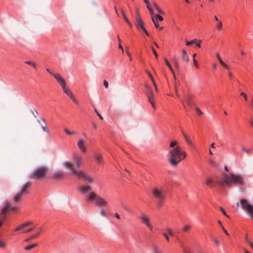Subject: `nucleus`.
<instances>
[{"label":"nucleus","mask_w":253,"mask_h":253,"mask_svg":"<svg viewBox=\"0 0 253 253\" xmlns=\"http://www.w3.org/2000/svg\"><path fill=\"white\" fill-rule=\"evenodd\" d=\"M214 241L216 245H218L219 244V241L217 239H214Z\"/></svg>","instance_id":"nucleus-62"},{"label":"nucleus","mask_w":253,"mask_h":253,"mask_svg":"<svg viewBox=\"0 0 253 253\" xmlns=\"http://www.w3.org/2000/svg\"><path fill=\"white\" fill-rule=\"evenodd\" d=\"M63 166L64 167L69 170H70L72 173L73 174V171H77V170L75 169H74V165L73 164L69 161H65L63 162Z\"/></svg>","instance_id":"nucleus-13"},{"label":"nucleus","mask_w":253,"mask_h":253,"mask_svg":"<svg viewBox=\"0 0 253 253\" xmlns=\"http://www.w3.org/2000/svg\"><path fill=\"white\" fill-rule=\"evenodd\" d=\"M31 66H32L34 69H37V64L33 62Z\"/></svg>","instance_id":"nucleus-64"},{"label":"nucleus","mask_w":253,"mask_h":253,"mask_svg":"<svg viewBox=\"0 0 253 253\" xmlns=\"http://www.w3.org/2000/svg\"><path fill=\"white\" fill-rule=\"evenodd\" d=\"M152 193L154 198L157 200V208L160 209L162 206L164 200L165 199V195L160 189L157 188H153L152 190Z\"/></svg>","instance_id":"nucleus-3"},{"label":"nucleus","mask_w":253,"mask_h":253,"mask_svg":"<svg viewBox=\"0 0 253 253\" xmlns=\"http://www.w3.org/2000/svg\"><path fill=\"white\" fill-rule=\"evenodd\" d=\"M196 42H197V40L196 39H194V40H193L191 41H186V44L187 45H191V44H193L194 43H196Z\"/></svg>","instance_id":"nucleus-40"},{"label":"nucleus","mask_w":253,"mask_h":253,"mask_svg":"<svg viewBox=\"0 0 253 253\" xmlns=\"http://www.w3.org/2000/svg\"><path fill=\"white\" fill-rule=\"evenodd\" d=\"M223 176L224 178L217 182V183L221 186H229L230 184L241 186L245 184L243 177L240 175L223 173Z\"/></svg>","instance_id":"nucleus-1"},{"label":"nucleus","mask_w":253,"mask_h":253,"mask_svg":"<svg viewBox=\"0 0 253 253\" xmlns=\"http://www.w3.org/2000/svg\"><path fill=\"white\" fill-rule=\"evenodd\" d=\"M153 250L154 253H162L161 251L158 249L157 246L153 245Z\"/></svg>","instance_id":"nucleus-36"},{"label":"nucleus","mask_w":253,"mask_h":253,"mask_svg":"<svg viewBox=\"0 0 253 253\" xmlns=\"http://www.w3.org/2000/svg\"><path fill=\"white\" fill-rule=\"evenodd\" d=\"M37 246H38L37 243L33 244H32L31 245H29V246H26V247H25V250H30L32 249V248H34L37 247Z\"/></svg>","instance_id":"nucleus-34"},{"label":"nucleus","mask_w":253,"mask_h":253,"mask_svg":"<svg viewBox=\"0 0 253 253\" xmlns=\"http://www.w3.org/2000/svg\"><path fill=\"white\" fill-rule=\"evenodd\" d=\"M17 207L16 206H12L10 203H7L6 205L2 208L1 212L0 213V228L2 225L7 210L15 211Z\"/></svg>","instance_id":"nucleus-6"},{"label":"nucleus","mask_w":253,"mask_h":253,"mask_svg":"<svg viewBox=\"0 0 253 253\" xmlns=\"http://www.w3.org/2000/svg\"><path fill=\"white\" fill-rule=\"evenodd\" d=\"M220 210L221 211V212L223 213V214L225 215L227 217L229 218V217L227 215L225 210L222 208H219Z\"/></svg>","instance_id":"nucleus-45"},{"label":"nucleus","mask_w":253,"mask_h":253,"mask_svg":"<svg viewBox=\"0 0 253 253\" xmlns=\"http://www.w3.org/2000/svg\"><path fill=\"white\" fill-rule=\"evenodd\" d=\"M66 81H65L64 82H63L62 83L60 84V85H61V87H62V88L63 89H65L66 87Z\"/></svg>","instance_id":"nucleus-47"},{"label":"nucleus","mask_w":253,"mask_h":253,"mask_svg":"<svg viewBox=\"0 0 253 253\" xmlns=\"http://www.w3.org/2000/svg\"><path fill=\"white\" fill-rule=\"evenodd\" d=\"M205 182L207 185L211 186L213 183V180L211 178H207Z\"/></svg>","instance_id":"nucleus-32"},{"label":"nucleus","mask_w":253,"mask_h":253,"mask_svg":"<svg viewBox=\"0 0 253 253\" xmlns=\"http://www.w3.org/2000/svg\"><path fill=\"white\" fill-rule=\"evenodd\" d=\"M64 131L68 135H74L76 134L75 131H71L66 128H64Z\"/></svg>","instance_id":"nucleus-35"},{"label":"nucleus","mask_w":253,"mask_h":253,"mask_svg":"<svg viewBox=\"0 0 253 253\" xmlns=\"http://www.w3.org/2000/svg\"><path fill=\"white\" fill-rule=\"evenodd\" d=\"M197 54L196 53L193 54V63L196 68H199V64L198 63V61L195 59V57L196 56Z\"/></svg>","instance_id":"nucleus-33"},{"label":"nucleus","mask_w":253,"mask_h":253,"mask_svg":"<svg viewBox=\"0 0 253 253\" xmlns=\"http://www.w3.org/2000/svg\"><path fill=\"white\" fill-rule=\"evenodd\" d=\"M153 5L159 13L162 14H164V11L159 7V6L158 5L156 2H153Z\"/></svg>","instance_id":"nucleus-27"},{"label":"nucleus","mask_w":253,"mask_h":253,"mask_svg":"<svg viewBox=\"0 0 253 253\" xmlns=\"http://www.w3.org/2000/svg\"><path fill=\"white\" fill-rule=\"evenodd\" d=\"M246 240H247V242H248V243H249V245H250V246H251V247L253 248V244L252 242H250L249 241H248L247 239H246Z\"/></svg>","instance_id":"nucleus-63"},{"label":"nucleus","mask_w":253,"mask_h":253,"mask_svg":"<svg viewBox=\"0 0 253 253\" xmlns=\"http://www.w3.org/2000/svg\"><path fill=\"white\" fill-rule=\"evenodd\" d=\"M94 158L98 163V164H101L103 163V158L101 155L96 154L94 156Z\"/></svg>","instance_id":"nucleus-22"},{"label":"nucleus","mask_w":253,"mask_h":253,"mask_svg":"<svg viewBox=\"0 0 253 253\" xmlns=\"http://www.w3.org/2000/svg\"><path fill=\"white\" fill-rule=\"evenodd\" d=\"M163 235L165 236V237L166 238V240L168 241H169V236L165 233H163Z\"/></svg>","instance_id":"nucleus-61"},{"label":"nucleus","mask_w":253,"mask_h":253,"mask_svg":"<svg viewBox=\"0 0 253 253\" xmlns=\"http://www.w3.org/2000/svg\"><path fill=\"white\" fill-rule=\"evenodd\" d=\"M221 228H222V230H223V232H224V233H225L227 235H228H228H229L228 233V232H227V231L225 229V228H224V227H223L222 225H221Z\"/></svg>","instance_id":"nucleus-59"},{"label":"nucleus","mask_w":253,"mask_h":253,"mask_svg":"<svg viewBox=\"0 0 253 253\" xmlns=\"http://www.w3.org/2000/svg\"><path fill=\"white\" fill-rule=\"evenodd\" d=\"M91 187L89 185H83L79 187V191L82 194H85L91 190Z\"/></svg>","instance_id":"nucleus-14"},{"label":"nucleus","mask_w":253,"mask_h":253,"mask_svg":"<svg viewBox=\"0 0 253 253\" xmlns=\"http://www.w3.org/2000/svg\"><path fill=\"white\" fill-rule=\"evenodd\" d=\"M22 229V226H21V225H20V226H19L18 227H17L15 229V231H18L20 230H21V229Z\"/></svg>","instance_id":"nucleus-60"},{"label":"nucleus","mask_w":253,"mask_h":253,"mask_svg":"<svg viewBox=\"0 0 253 253\" xmlns=\"http://www.w3.org/2000/svg\"><path fill=\"white\" fill-rule=\"evenodd\" d=\"M70 98L71 99H72V100L77 104H78L79 103L78 100L76 99V98L75 97L73 93L72 92H71V93L68 95Z\"/></svg>","instance_id":"nucleus-30"},{"label":"nucleus","mask_w":253,"mask_h":253,"mask_svg":"<svg viewBox=\"0 0 253 253\" xmlns=\"http://www.w3.org/2000/svg\"><path fill=\"white\" fill-rule=\"evenodd\" d=\"M95 112L96 113V114L98 115V116L99 117V119L101 120H103V118L102 117V116L98 113V112L97 111V110L96 109H95L94 110Z\"/></svg>","instance_id":"nucleus-46"},{"label":"nucleus","mask_w":253,"mask_h":253,"mask_svg":"<svg viewBox=\"0 0 253 253\" xmlns=\"http://www.w3.org/2000/svg\"><path fill=\"white\" fill-rule=\"evenodd\" d=\"M33 62L32 61H25V63L27 64V65H32V64H33Z\"/></svg>","instance_id":"nucleus-58"},{"label":"nucleus","mask_w":253,"mask_h":253,"mask_svg":"<svg viewBox=\"0 0 253 253\" xmlns=\"http://www.w3.org/2000/svg\"><path fill=\"white\" fill-rule=\"evenodd\" d=\"M146 95L148 97V101H151V100L154 99V94L152 89H149L146 92Z\"/></svg>","instance_id":"nucleus-18"},{"label":"nucleus","mask_w":253,"mask_h":253,"mask_svg":"<svg viewBox=\"0 0 253 253\" xmlns=\"http://www.w3.org/2000/svg\"><path fill=\"white\" fill-rule=\"evenodd\" d=\"M73 160L76 168H79L81 167L83 160L80 155L76 153H74L73 154Z\"/></svg>","instance_id":"nucleus-10"},{"label":"nucleus","mask_w":253,"mask_h":253,"mask_svg":"<svg viewBox=\"0 0 253 253\" xmlns=\"http://www.w3.org/2000/svg\"><path fill=\"white\" fill-rule=\"evenodd\" d=\"M140 219L141 222L144 224L151 230L153 229L152 225L150 224V218L149 216L145 213L143 212L141 214Z\"/></svg>","instance_id":"nucleus-9"},{"label":"nucleus","mask_w":253,"mask_h":253,"mask_svg":"<svg viewBox=\"0 0 253 253\" xmlns=\"http://www.w3.org/2000/svg\"><path fill=\"white\" fill-rule=\"evenodd\" d=\"M5 246V244L4 242H0V247L3 248Z\"/></svg>","instance_id":"nucleus-55"},{"label":"nucleus","mask_w":253,"mask_h":253,"mask_svg":"<svg viewBox=\"0 0 253 253\" xmlns=\"http://www.w3.org/2000/svg\"><path fill=\"white\" fill-rule=\"evenodd\" d=\"M240 95L241 96H243V97L244 98L245 100H247V96L246 93H245L244 92H241Z\"/></svg>","instance_id":"nucleus-50"},{"label":"nucleus","mask_w":253,"mask_h":253,"mask_svg":"<svg viewBox=\"0 0 253 253\" xmlns=\"http://www.w3.org/2000/svg\"><path fill=\"white\" fill-rule=\"evenodd\" d=\"M165 61L166 64H167V65L168 66V67L169 68L170 70L172 73L174 77L175 78V74H174V71L173 70V69L172 68V67L170 65V64H169V62L168 61V60L167 59H165Z\"/></svg>","instance_id":"nucleus-29"},{"label":"nucleus","mask_w":253,"mask_h":253,"mask_svg":"<svg viewBox=\"0 0 253 253\" xmlns=\"http://www.w3.org/2000/svg\"><path fill=\"white\" fill-rule=\"evenodd\" d=\"M42 129H43V130L45 132H47L48 133H49V130L47 129V127H46V125L45 126H42Z\"/></svg>","instance_id":"nucleus-43"},{"label":"nucleus","mask_w":253,"mask_h":253,"mask_svg":"<svg viewBox=\"0 0 253 253\" xmlns=\"http://www.w3.org/2000/svg\"><path fill=\"white\" fill-rule=\"evenodd\" d=\"M78 146L79 148L83 152L85 153L86 152V149L84 146V142L82 139H79V140L78 142Z\"/></svg>","instance_id":"nucleus-16"},{"label":"nucleus","mask_w":253,"mask_h":253,"mask_svg":"<svg viewBox=\"0 0 253 253\" xmlns=\"http://www.w3.org/2000/svg\"><path fill=\"white\" fill-rule=\"evenodd\" d=\"M182 59L185 62H188L189 61L188 56L185 49L182 50Z\"/></svg>","instance_id":"nucleus-24"},{"label":"nucleus","mask_w":253,"mask_h":253,"mask_svg":"<svg viewBox=\"0 0 253 253\" xmlns=\"http://www.w3.org/2000/svg\"><path fill=\"white\" fill-rule=\"evenodd\" d=\"M149 102L151 104L152 107L154 109H156V105L154 103V100H151V101H149Z\"/></svg>","instance_id":"nucleus-52"},{"label":"nucleus","mask_w":253,"mask_h":253,"mask_svg":"<svg viewBox=\"0 0 253 253\" xmlns=\"http://www.w3.org/2000/svg\"><path fill=\"white\" fill-rule=\"evenodd\" d=\"M30 185L31 183L27 182L23 185L21 190L17 192L13 197V201L14 203H16L19 202L23 195L29 192L28 187Z\"/></svg>","instance_id":"nucleus-5"},{"label":"nucleus","mask_w":253,"mask_h":253,"mask_svg":"<svg viewBox=\"0 0 253 253\" xmlns=\"http://www.w3.org/2000/svg\"><path fill=\"white\" fill-rule=\"evenodd\" d=\"M99 196H98L95 192H92L89 193L87 196L86 200L88 202H92L94 200H96V201L97 198L99 197Z\"/></svg>","instance_id":"nucleus-15"},{"label":"nucleus","mask_w":253,"mask_h":253,"mask_svg":"<svg viewBox=\"0 0 253 253\" xmlns=\"http://www.w3.org/2000/svg\"><path fill=\"white\" fill-rule=\"evenodd\" d=\"M182 133H183V135L185 138V139H186V141L187 142V143L192 145V142L191 141V140L190 139V138L188 137V136H187V135L186 134H185L184 132H182Z\"/></svg>","instance_id":"nucleus-31"},{"label":"nucleus","mask_w":253,"mask_h":253,"mask_svg":"<svg viewBox=\"0 0 253 253\" xmlns=\"http://www.w3.org/2000/svg\"><path fill=\"white\" fill-rule=\"evenodd\" d=\"M154 19H157V21L159 20L160 21H162L164 20L163 17L158 14L155 15Z\"/></svg>","instance_id":"nucleus-39"},{"label":"nucleus","mask_w":253,"mask_h":253,"mask_svg":"<svg viewBox=\"0 0 253 253\" xmlns=\"http://www.w3.org/2000/svg\"><path fill=\"white\" fill-rule=\"evenodd\" d=\"M177 142L176 141H172L169 144V146L170 148H175L177 145Z\"/></svg>","instance_id":"nucleus-37"},{"label":"nucleus","mask_w":253,"mask_h":253,"mask_svg":"<svg viewBox=\"0 0 253 253\" xmlns=\"http://www.w3.org/2000/svg\"><path fill=\"white\" fill-rule=\"evenodd\" d=\"M241 150H242V151L243 152H244V153H246L247 154H248V155L250 154L252 152V151L253 150V148H251L250 149H248L245 146H244V145H241Z\"/></svg>","instance_id":"nucleus-20"},{"label":"nucleus","mask_w":253,"mask_h":253,"mask_svg":"<svg viewBox=\"0 0 253 253\" xmlns=\"http://www.w3.org/2000/svg\"><path fill=\"white\" fill-rule=\"evenodd\" d=\"M96 205L99 207H106L108 204L107 201L103 199L100 196L97 198L95 201Z\"/></svg>","instance_id":"nucleus-11"},{"label":"nucleus","mask_w":253,"mask_h":253,"mask_svg":"<svg viewBox=\"0 0 253 253\" xmlns=\"http://www.w3.org/2000/svg\"><path fill=\"white\" fill-rule=\"evenodd\" d=\"M151 20H152L153 23L154 24L156 28H157L160 30H161L163 29V27L160 26V25L157 21V19H154V17L153 16H152Z\"/></svg>","instance_id":"nucleus-21"},{"label":"nucleus","mask_w":253,"mask_h":253,"mask_svg":"<svg viewBox=\"0 0 253 253\" xmlns=\"http://www.w3.org/2000/svg\"><path fill=\"white\" fill-rule=\"evenodd\" d=\"M186 156V153L182 151L180 146H176L170 150L168 154L169 162L172 166H176Z\"/></svg>","instance_id":"nucleus-2"},{"label":"nucleus","mask_w":253,"mask_h":253,"mask_svg":"<svg viewBox=\"0 0 253 253\" xmlns=\"http://www.w3.org/2000/svg\"><path fill=\"white\" fill-rule=\"evenodd\" d=\"M48 171V169L46 167H42L38 168L32 173L31 178L36 180L43 179L45 177Z\"/></svg>","instance_id":"nucleus-4"},{"label":"nucleus","mask_w":253,"mask_h":253,"mask_svg":"<svg viewBox=\"0 0 253 253\" xmlns=\"http://www.w3.org/2000/svg\"><path fill=\"white\" fill-rule=\"evenodd\" d=\"M216 28L219 30H221L222 28V23L221 21H219L218 22L216 26Z\"/></svg>","instance_id":"nucleus-38"},{"label":"nucleus","mask_w":253,"mask_h":253,"mask_svg":"<svg viewBox=\"0 0 253 253\" xmlns=\"http://www.w3.org/2000/svg\"><path fill=\"white\" fill-rule=\"evenodd\" d=\"M167 230L169 235H170L171 236H173L174 235L173 233L172 232L170 228H169V227H167Z\"/></svg>","instance_id":"nucleus-41"},{"label":"nucleus","mask_w":253,"mask_h":253,"mask_svg":"<svg viewBox=\"0 0 253 253\" xmlns=\"http://www.w3.org/2000/svg\"><path fill=\"white\" fill-rule=\"evenodd\" d=\"M121 12L122 13V15H123V16L125 21L127 23V24L129 25V26L130 27H132V25L131 23V22L128 20L127 18L126 17V14L125 13V12H124L123 9H121Z\"/></svg>","instance_id":"nucleus-23"},{"label":"nucleus","mask_w":253,"mask_h":253,"mask_svg":"<svg viewBox=\"0 0 253 253\" xmlns=\"http://www.w3.org/2000/svg\"><path fill=\"white\" fill-rule=\"evenodd\" d=\"M148 10L149 11L151 15H154V12L153 9L152 7L148 9Z\"/></svg>","instance_id":"nucleus-53"},{"label":"nucleus","mask_w":253,"mask_h":253,"mask_svg":"<svg viewBox=\"0 0 253 253\" xmlns=\"http://www.w3.org/2000/svg\"><path fill=\"white\" fill-rule=\"evenodd\" d=\"M41 231H42V229H40V231L38 233H37V234H34L33 235L30 237L29 238L27 239L26 240V241L28 242L31 240L36 238L40 234Z\"/></svg>","instance_id":"nucleus-26"},{"label":"nucleus","mask_w":253,"mask_h":253,"mask_svg":"<svg viewBox=\"0 0 253 253\" xmlns=\"http://www.w3.org/2000/svg\"><path fill=\"white\" fill-rule=\"evenodd\" d=\"M146 4V7L148 9L151 8V6L150 5V3L149 1H146V2L145 3Z\"/></svg>","instance_id":"nucleus-51"},{"label":"nucleus","mask_w":253,"mask_h":253,"mask_svg":"<svg viewBox=\"0 0 253 253\" xmlns=\"http://www.w3.org/2000/svg\"><path fill=\"white\" fill-rule=\"evenodd\" d=\"M103 84L106 88H107L108 87V83L106 80H104Z\"/></svg>","instance_id":"nucleus-49"},{"label":"nucleus","mask_w":253,"mask_h":253,"mask_svg":"<svg viewBox=\"0 0 253 253\" xmlns=\"http://www.w3.org/2000/svg\"><path fill=\"white\" fill-rule=\"evenodd\" d=\"M65 175V173L63 171H57L55 172L53 174V177L55 179H59L62 178Z\"/></svg>","instance_id":"nucleus-17"},{"label":"nucleus","mask_w":253,"mask_h":253,"mask_svg":"<svg viewBox=\"0 0 253 253\" xmlns=\"http://www.w3.org/2000/svg\"><path fill=\"white\" fill-rule=\"evenodd\" d=\"M191 229V226L188 224L185 225L182 228V230L184 232H188Z\"/></svg>","instance_id":"nucleus-28"},{"label":"nucleus","mask_w":253,"mask_h":253,"mask_svg":"<svg viewBox=\"0 0 253 253\" xmlns=\"http://www.w3.org/2000/svg\"><path fill=\"white\" fill-rule=\"evenodd\" d=\"M182 103L184 106V103H186L188 106H191L192 104V96L189 94H184V99H181Z\"/></svg>","instance_id":"nucleus-12"},{"label":"nucleus","mask_w":253,"mask_h":253,"mask_svg":"<svg viewBox=\"0 0 253 253\" xmlns=\"http://www.w3.org/2000/svg\"><path fill=\"white\" fill-rule=\"evenodd\" d=\"M100 213L102 215H103L104 216H105L106 215V211L103 210H102L101 211Z\"/></svg>","instance_id":"nucleus-54"},{"label":"nucleus","mask_w":253,"mask_h":253,"mask_svg":"<svg viewBox=\"0 0 253 253\" xmlns=\"http://www.w3.org/2000/svg\"><path fill=\"white\" fill-rule=\"evenodd\" d=\"M196 112L199 115H202L203 113L201 110L199 108H196Z\"/></svg>","instance_id":"nucleus-48"},{"label":"nucleus","mask_w":253,"mask_h":253,"mask_svg":"<svg viewBox=\"0 0 253 253\" xmlns=\"http://www.w3.org/2000/svg\"><path fill=\"white\" fill-rule=\"evenodd\" d=\"M151 49L153 51V52L155 55V56L156 57V58L157 59L158 58V54L156 51V50L154 49V48L153 47H151Z\"/></svg>","instance_id":"nucleus-44"},{"label":"nucleus","mask_w":253,"mask_h":253,"mask_svg":"<svg viewBox=\"0 0 253 253\" xmlns=\"http://www.w3.org/2000/svg\"><path fill=\"white\" fill-rule=\"evenodd\" d=\"M53 77L60 84L65 81L59 74L56 73L55 75H53Z\"/></svg>","instance_id":"nucleus-19"},{"label":"nucleus","mask_w":253,"mask_h":253,"mask_svg":"<svg viewBox=\"0 0 253 253\" xmlns=\"http://www.w3.org/2000/svg\"><path fill=\"white\" fill-rule=\"evenodd\" d=\"M174 65H175V67H176L177 68H178L179 67V64H178V63L177 61V60H174Z\"/></svg>","instance_id":"nucleus-56"},{"label":"nucleus","mask_w":253,"mask_h":253,"mask_svg":"<svg viewBox=\"0 0 253 253\" xmlns=\"http://www.w3.org/2000/svg\"><path fill=\"white\" fill-rule=\"evenodd\" d=\"M73 175L78 176L79 178H82L84 180H87L89 183H92L93 179L86 175L82 170L81 171H73Z\"/></svg>","instance_id":"nucleus-8"},{"label":"nucleus","mask_w":253,"mask_h":253,"mask_svg":"<svg viewBox=\"0 0 253 253\" xmlns=\"http://www.w3.org/2000/svg\"><path fill=\"white\" fill-rule=\"evenodd\" d=\"M144 23L142 20L140 16L136 18L135 25L138 30H142L147 36H149V34L144 27Z\"/></svg>","instance_id":"nucleus-7"},{"label":"nucleus","mask_w":253,"mask_h":253,"mask_svg":"<svg viewBox=\"0 0 253 253\" xmlns=\"http://www.w3.org/2000/svg\"><path fill=\"white\" fill-rule=\"evenodd\" d=\"M63 91L64 93H66L67 95H69L71 92H72L71 90L68 88H66L65 89H63Z\"/></svg>","instance_id":"nucleus-42"},{"label":"nucleus","mask_w":253,"mask_h":253,"mask_svg":"<svg viewBox=\"0 0 253 253\" xmlns=\"http://www.w3.org/2000/svg\"><path fill=\"white\" fill-rule=\"evenodd\" d=\"M35 227H33V228H30L29 229H28L27 231H25L24 232V233H29V232H30L31 231H33Z\"/></svg>","instance_id":"nucleus-57"},{"label":"nucleus","mask_w":253,"mask_h":253,"mask_svg":"<svg viewBox=\"0 0 253 253\" xmlns=\"http://www.w3.org/2000/svg\"><path fill=\"white\" fill-rule=\"evenodd\" d=\"M216 56L220 63V64L224 68H228V66L225 63H224V62L221 60V59L220 58V56H219V55L218 53H217L216 54Z\"/></svg>","instance_id":"nucleus-25"}]
</instances>
